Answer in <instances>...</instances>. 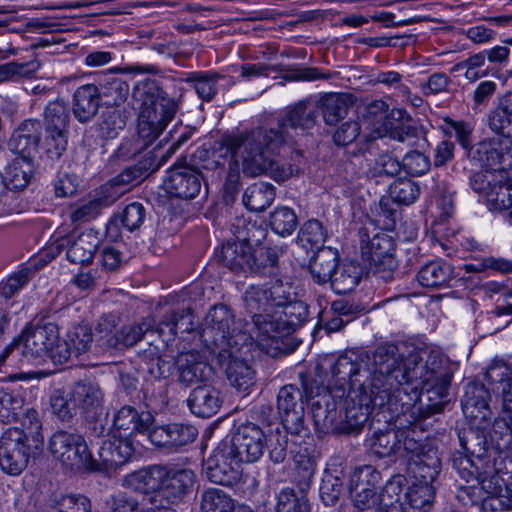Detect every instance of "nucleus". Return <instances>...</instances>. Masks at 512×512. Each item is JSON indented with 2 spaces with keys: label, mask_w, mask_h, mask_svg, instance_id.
Returning a JSON list of instances; mask_svg holds the SVG:
<instances>
[{
  "label": "nucleus",
  "mask_w": 512,
  "mask_h": 512,
  "mask_svg": "<svg viewBox=\"0 0 512 512\" xmlns=\"http://www.w3.org/2000/svg\"><path fill=\"white\" fill-rule=\"evenodd\" d=\"M42 124L37 119L23 121L14 130L8 142L10 150L18 155L17 158L34 161L38 152Z\"/></svg>",
  "instance_id": "nucleus-24"
},
{
  "label": "nucleus",
  "mask_w": 512,
  "mask_h": 512,
  "mask_svg": "<svg viewBox=\"0 0 512 512\" xmlns=\"http://www.w3.org/2000/svg\"><path fill=\"white\" fill-rule=\"evenodd\" d=\"M166 476V468L153 465L129 474L126 482L130 488L142 494L143 502L154 505L160 499V490Z\"/></svg>",
  "instance_id": "nucleus-23"
},
{
  "label": "nucleus",
  "mask_w": 512,
  "mask_h": 512,
  "mask_svg": "<svg viewBox=\"0 0 512 512\" xmlns=\"http://www.w3.org/2000/svg\"><path fill=\"white\" fill-rule=\"evenodd\" d=\"M314 472L313 463L308 461L303 468L300 494L290 488L282 489L277 497L276 512H310V504L303 490L310 486Z\"/></svg>",
  "instance_id": "nucleus-31"
},
{
  "label": "nucleus",
  "mask_w": 512,
  "mask_h": 512,
  "mask_svg": "<svg viewBox=\"0 0 512 512\" xmlns=\"http://www.w3.org/2000/svg\"><path fill=\"white\" fill-rule=\"evenodd\" d=\"M440 468L441 460L438 451L431 447L407 462V474L411 482L416 483L432 485L440 472Z\"/></svg>",
  "instance_id": "nucleus-29"
},
{
  "label": "nucleus",
  "mask_w": 512,
  "mask_h": 512,
  "mask_svg": "<svg viewBox=\"0 0 512 512\" xmlns=\"http://www.w3.org/2000/svg\"><path fill=\"white\" fill-rule=\"evenodd\" d=\"M223 443L242 463H254L262 457L267 439L259 425L247 422L238 426L231 439H225Z\"/></svg>",
  "instance_id": "nucleus-16"
},
{
  "label": "nucleus",
  "mask_w": 512,
  "mask_h": 512,
  "mask_svg": "<svg viewBox=\"0 0 512 512\" xmlns=\"http://www.w3.org/2000/svg\"><path fill=\"white\" fill-rule=\"evenodd\" d=\"M332 372V369L330 370ZM328 392L312 403L311 415L319 435L359 433L373 412L365 401L351 397V385L344 395L332 385V374L327 382Z\"/></svg>",
  "instance_id": "nucleus-3"
},
{
  "label": "nucleus",
  "mask_w": 512,
  "mask_h": 512,
  "mask_svg": "<svg viewBox=\"0 0 512 512\" xmlns=\"http://www.w3.org/2000/svg\"><path fill=\"white\" fill-rule=\"evenodd\" d=\"M318 118L317 105L314 101L305 99L291 106L284 119L279 121L274 128L283 126L285 134L289 137V143L292 142V135L289 129L308 130L315 126Z\"/></svg>",
  "instance_id": "nucleus-30"
},
{
  "label": "nucleus",
  "mask_w": 512,
  "mask_h": 512,
  "mask_svg": "<svg viewBox=\"0 0 512 512\" xmlns=\"http://www.w3.org/2000/svg\"><path fill=\"white\" fill-rule=\"evenodd\" d=\"M420 186L408 178L394 180L389 185V195L391 199L401 205H411L420 195Z\"/></svg>",
  "instance_id": "nucleus-52"
},
{
  "label": "nucleus",
  "mask_w": 512,
  "mask_h": 512,
  "mask_svg": "<svg viewBox=\"0 0 512 512\" xmlns=\"http://www.w3.org/2000/svg\"><path fill=\"white\" fill-rule=\"evenodd\" d=\"M343 491V471L328 468L320 485V497L325 505H334Z\"/></svg>",
  "instance_id": "nucleus-51"
},
{
  "label": "nucleus",
  "mask_w": 512,
  "mask_h": 512,
  "mask_svg": "<svg viewBox=\"0 0 512 512\" xmlns=\"http://www.w3.org/2000/svg\"><path fill=\"white\" fill-rule=\"evenodd\" d=\"M66 339L71 346L74 357L87 353L93 344V333L88 325H77L67 333Z\"/></svg>",
  "instance_id": "nucleus-64"
},
{
  "label": "nucleus",
  "mask_w": 512,
  "mask_h": 512,
  "mask_svg": "<svg viewBox=\"0 0 512 512\" xmlns=\"http://www.w3.org/2000/svg\"><path fill=\"white\" fill-rule=\"evenodd\" d=\"M487 125L496 135L512 140V92L497 99V103L487 114Z\"/></svg>",
  "instance_id": "nucleus-37"
},
{
  "label": "nucleus",
  "mask_w": 512,
  "mask_h": 512,
  "mask_svg": "<svg viewBox=\"0 0 512 512\" xmlns=\"http://www.w3.org/2000/svg\"><path fill=\"white\" fill-rule=\"evenodd\" d=\"M327 238V231L323 224L317 219L306 221L298 233V241L304 246L324 247L323 244Z\"/></svg>",
  "instance_id": "nucleus-61"
},
{
  "label": "nucleus",
  "mask_w": 512,
  "mask_h": 512,
  "mask_svg": "<svg viewBox=\"0 0 512 512\" xmlns=\"http://www.w3.org/2000/svg\"><path fill=\"white\" fill-rule=\"evenodd\" d=\"M242 349L231 348L215 355L230 384L238 391L248 393L256 383V371L249 361L238 355Z\"/></svg>",
  "instance_id": "nucleus-21"
},
{
  "label": "nucleus",
  "mask_w": 512,
  "mask_h": 512,
  "mask_svg": "<svg viewBox=\"0 0 512 512\" xmlns=\"http://www.w3.org/2000/svg\"><path fill=\"white\" fill-rule=\"evenodd\" d=\"M213 376V368L198 352L189 351L176 357V380L188 388L207 383Z\"/></svg>",
  "instance_id": "nucleus-22"
},
{
  "label": "nucleus",
  "mask_w": 512,
  "mask_h": 512,
  "mask_svg": "<svg viewBox=\"0 0 512 512\" xmlns=\"http://www.w3.org/2000/svg\"><path fill=\"white\" fill-rule=\"evenodd\" d=\"M395 240L385 232H378L372 238L361 231V255L369 265L370 273L384 283L394 280L398 266L395 258Z\"/></svg>",
  "instance_id": "nucleus-10"
},
{
  "label": "nucleus",
  "mask_w": 512,
  "mask_h": 512,
  "mask_svg": "<svg viewBox=\"0 0 512 512\" xmlns=\"http://www.w3.org/2000/svg\"><path fill=\"white\" fill-rule=\"evenodd\" d=\"M45 129H67L70 119L69 109L63 99L50 101L44 109Z\"/></svg>",
  "instance_id": "nucleus-53"
},
{
  "label": "nucleus",
  "mask_w": 512,
  "mask_h": 512,
  "mask_svg": "<svg viewBox=\"0 0 512 512\" xmlns=\"http://www.w3.org/2000/svg\"><path fill=\"white\" fill-rule=\"evenodd\" d=\"M499 178L494 182L493 188L488 193L487 203L494 210H512V185L504 181V176L499 173Z\"/></svg>",
  "instance_id": "nucleus-58"
},
{
  "label": "nucleus",
  "mask_w": 512,
  "mask_h": 512,
  "mask_svg": "<svg viewBox=\"0 0 512 512\" xmlns=\"http://www.w3.org/2000/svg\"><path fill=\"white\" fill-rule=\"evenodd\" d=\"M223 76L217 73H193L187 82L192 83L197 95L204 101H211L218 92L217 83Z\"/></svg>",
  "instance_id": "nucleus-56"
},
{
  "label": "nucleus",
  "mask_w": 512,
  "mask_h": 512,
  "mask_svg": "<svg viewBox=\"0 0 512 512\" xmlns=\"http://www.w3.org/2000/svg\"><path fill=\"white\" fill-rule=\"evenodd\" d=\"M28 405L19 394L0 392V420L17 422Z\"/></svg>",
  "instance_id": "nucleus-59"
},
{
  "label": "nucleus",
  "mask_w": 512,
  "mask_h": 512,
  "mask_svg": "<svg viewBox=\"0 0 512 512\" xmlns=\"http://www.w3.org/2000/svg\"><path fill=\"white\" fill-rule=\"evenodd\" d=\"M468 157L481 168L502 172L512 168V140L509 138H486L468 151Z\"/></svg>",
  "instance_id": "nucleus-15"
},
{
  "label": "nucleus",
  "mask_w": 512,
  "mask_h": 512,
  "mask_svg": "<svg viewBox=\"0 0 512 512\" xmlns=\"http://www.w3.org/2000/svg\"><path fill=\"white\" fill-rule=\"evenodd\" d=\"M153 327V319L145 318L140 323L122 327L107 340L111 348H128L137 344Z\"/></svg>",
  "instance_id": "nucleus-44"
},
{
  "label": "nucleus",
  "mask_w": 512,
  "mask_h": 512,
  "mask_svg": "<svg viewBox=\"0 0 512 512\" xmlns=\"http://www.w3.org/2000/svg\"><path fill=\"white\" fill-rule=\"evenodd\" d=\"M100 103L98 86L82 85L73 94V115L80 123H88L97 115Z\"/></svg>",
  "instance_id": "nucleus-35"
},
{
  "label": "nucleus",
  "mask_w": 512,
  "mask_h": 512,
  "mask_svg": "<svg viewBox=\"0 0 512 512\" xmlns=\"http://www.w3.org/2000/svg\"><path fill=\"white\" fill-rule=\"evenodd\" d=\"M197 435L196 427L190 424L170 423L153 428L149 438L156 446L178 448L192 443Z\"/></svg>",
  "instance_id": "nucleus-26"
},
{
  "label": "nucleus",
  "mask_w": 512,
  "mask_h": 512,
  "mask_svg": "<svg viewBox=\"0 0 512 512\" xmlns=\"http://www.w3.org/2000/svg\"><path fill=\"white\" fill-rule=\"evenodd\" d=\"M196 475L191 469L167 470L160 499L167 505L181 502L188 495L195 483Z\"/></svg>",
  "instance_id": "nucleus-27"
},
{
  "label": "nucleus",
  "mask_w": 512,
  "mask_h": 512,
  "mask_svg": "<svg viewBox=\"0 0 512 512\" xmlns=\"http://www.w3.org/2000/svg\"><path fill=\"white\" fill-rule=\"evenodd\" d=\"M485 466L468 456L459 455L453 458L454 470L467 483L473 482V484H477L481 475L485 474L483 472Z\"/></svg>",
  "instance_id": "nucleus-63"
},
{
  "label": "nucleus",
  "mask_w": 512,
  "mask_h": 512,
  "mask_svg": "<svg viewBox=\"0 0 512 512\" xmlns=\"http://www.w3.org/2000/svg\"><path fill=\"white\" fill-rule=\"evenodd\" d=\"M21 356L27 364H38L49 353L48 347L57 341V325L51 322L29 325L18 336Z\"/></svg>",
  "instance_id": "nucleus-18"
},
{
  "label": "nucleus",
  "mask_w": 512,
  "mask_h": 512,
  "mask_svg": "<svg viewBox=\"0 0 512 512\" xmlns=\"http://www.w3.org/2000/svg\"><path fill=\"white\" fill-rule=\"evenodd\" d=\"M353 103L354 97L348 93L325 94L315 102L317 111H321L325 124L330 126L344 119Z\"/></svg>",
  "instance_id": "nucleus-36"
},
{
  "label": "nucleus",
  "mask_w": 512,
  "mask_h": 512,
  "mask_svg": "<svg viewBox=\"0 0 512 512\" xmlns=\"http://www.w3.org/2000/svg\"><path fill=\"white\" fill-rule=\"evenodd\" d=\"M452 371L434 351L414 350L404 359L397 345L382 344L366 360L341 355L332 365V385L341 394L351 385V397L371 410L408 407L426 398L427 414L442 412L448 402Z\"/></svg>",
  "instance_id": "nucleus-1"
},
{
  "label": "nucleus",
  "mask_w": 512,
  "mask_h": 512,
  "mask_svg": "<svg viewBox=\"0 0 512 512\" xmlns=\"http://www.w3.org/2000/svg\"><path fill=\"white\" fill-rule=\"evenodd\" d=\"M45 507L47 512H92L91 500L83 494L52 493Z\"/></svg>",
  "instance_id": "nucleus-42"
},
{
  "label": "nucleus",
  "mask_w": 512,
  "mask_h": 512,
  "mask_svg": "<svg viewBox=\"0 0 512 512\" xmlns=\"http://www.w3.org/2000/svg\"><path fill=\"white\" fill-rule=\"evenodd\" d=\"M453 269L445 261H431L420 268L417 273L419 284L427 288H436L445 285L452 276Z\"/></svg>",
  "instance_id": "nucleus-47"
},
{
  "label": "nucleus",
  "mask_w": 512,
  "mask_h": 512,
  "mask_svg": "<svg viewBox=\"0 0 512 512\" xmlns=\"http://www.w3.org/2000/svg\"><path fill=\"white\" fill-rule=\"evenodd\" d=\"M241 463L232 450L221 441L205 461V475L212 483L233 486L241 480Z\"/></svg>",
  "instance_id": "nucleus-19"
},
{
  "label": "nucleus",
  "mask_w": 512,
  "mask_h": 512,
  "mask_svg": "<svg viewBox=\"0 0 512 512\" xmlns=\"http://www.w3.org/2000/svg\"><path fill=\"white\" fill-rule=\"evenodd\" d=\"M146 218L145 207L138 202L128 204L123 212L114 216L107 224L108 236L114 238L118 235V227L121 224L127 231L133 232L138 230L144 223Z\"/></svg>",
  "instance_id": "nucleus-41"
},
{
  "label": "nucleus",
  "mask_w": 512,
  "mask_h": 512,
  "mask_svg": "<svg viewBox=\"0 0 512 512\" xmlns=\"http://www.w3.org/2000/svg\"><path fill=\"white\" fill-rule=\"evenodd\" d=\"M278 257L271 249L253 250L251 248L248 271L259 275H274Z\"/></svg>",
  "instance_id": "nucleus-54"
},
{
  "label": "nucleus",
  "mask_w": 512,
  "mask_h": 512,
  "mask_svg": "<svg viewBox=\"0 0 512 512\" xmlns=\"http://www.w3.org/2000/svg\"><path fill=\"white\" fill-rule=\"evenodd\" d=\"M255 337L253 322L236 321L233 310L223 303L210 308L200 332L203 345L214 355L231 348H248Z\"/></svg>",
  "instance_id": "nucleus-4"
},
{
  "label": "nucleus",
  "mask_w": 512,
  "mask_h": 512,
  "mask_svg": "<svg viewBox=\"0 0 512 512\" xmlns=\"http://www.w3.org/2000/svg\"><path fill=\"white\" fill-rule=\"evenodd\" d=\"M301 388L295 384L283 386L277 396V408L284 428L292 435H300L304 430L303 400L314 394V381L307 375L300 373Z\"/></svg>",
  "instance_id": "nucleus-11"
},
{
  "label": "nucleus",
  "mask_w": 512,
  "mask_h": 512,
  "mask_svg": "<svg viewBox=\"0 0 512 512\" xmlns=\"http://www.w3.org/2000/svg\"><path fill=\"white\" fill-rule=\"evenodd\" d=\"M68 237L67 260L72 264H91L99 246V239L96 234L89 231L77 236L68 235Z\"/></svg>",
  "instance_id": "nucleus-39"
},
{
  "label": "nucleus",
  "mask_w": 512,
  "mask_h": 512,
  "mask_svg": "<svg viewBox=\"0 0 512 512\" xmlns=\"http://www.w3.org/2000/svg\"><path fill=\"white\" fill-rule=\"evenodd\" d=\"M489 391L480 382H470L466 385L461 404L464 414L470 418L486 419L489 414Z\"/></svg>",
  "instance_id": "nucleus-38"
},
{
  "label": "nucleus",
  "mask_w": 512,
  "mask_h": 512,
  "mask_svg": "<svg viewBox=\"0 0 512 512\" xmlns=\"http://www.w3.org/2000/svg\"><path fill=\"white\" fill-rule=\"evenodd\" d=\"M165 323L168 326L167 340H174L178 333L191 332L195 325L190 308L172 310L167 313V321Z\"/></svg>",
  "instance_id": "nucleus-60"
},
{
  "label": "nucleus",
  "mask_w": 512,
  "mask_h": 512,
  "mask_svg": "<svg viewBox=\"0 0 512 512\" xmlns=\"http://www.w3.org/2000/svg\"><path fill=\"white\" fill-rule=\"evenodd\" d=\"M270 225L281 236L291 235L298 226V217L292 208L280 206L270 214Z\"/></svg>",
  "instance_id": "nucleus-57"
},
{
  "label": "nucleus",
  "mask_w": 512,
  "mask_h": 512,
  "mask_svg": "<svg viewBox=\"0 0 512 512\" xmlns=\"http://www.w3.org/2000/svg\"><path fill=\"white\" fill-rule=\"evenodd\" d=\"M72 401L75 402L81 415L103 411L104 393L100 385L92 380H79L72 386Z\"/></svg>",
  "instance_id": "nucleus-32"
},
{
  "label": "nucleus",
  "mask_w": 512,
  "mask_h": 512,
  "mask_svg": "<svg viewBox=\"0 0 512 512\" xmlns=\"http://www.w3.org/2000/svg\"><path fill=\"white\" fill-rule=\"evenodd\" d=\"M362 276V267L356 261L340 262L328 282L331 289L337 294L352 292L359 284Z\"/></svg>",
  "instance_id": "nucleus-40"
},
{
  "label": "nucleus",
  "mask_w": 512,
  "mask_h": 512,
  "mask_svg": "<svg viewBox=\"0 0 512 512\" xmlns=\"http://www.w3.org/2000/svg\"><path fill=\"white\" fill-rule=\"evenodd\" d=\"M380 479V473L370 465H364L354 469L350 476L349 492L364 493L368 489L376 491V485Z\"/></svg>",
  "instance_id": "nucleus-55"
},
{
  "label": "nucleus",
  "mask_w": 512,
  "mask_h": 512,
  "mask_svg": "<svg viewBox=\"0 0 512 512\" xmlns=\"http://www.w3.org/2000/svg\"><path fill=\"white\" fill-rule=\"evenodd\" d=\"M50 405L54 415L63 422H69L76 415L77 406L72 401L71 392L55 390L50 396Z\"/></svg>",
  "instance_id": "nucleus-62"
},
{
  "label": "nucleus",
  "mask_w": 512,
  "mask_h": 512,
  "mask_svg": "<svg viewBox=\"0 0 512 512\" xmlns=\"http://www.w3.org/2000/svg\"><path fill=\"white\" fill-rule=\"evenodd\" d=\"M234 499L218 488L206 489L201 495L202 512H236Z\"/></svg>",
  "instance_id": "nucleus-50"
},
{
  "label": "nucleus",
  "mask_w": 512,
  "mask_h": 512,
  "mask_svg": "<svg viewBox=\"0 0 512 512\" xmlns=\"http://www.w3.org/2000/svg\"><path fill=\"white\" fill-rule=\"evenodd\" d=\"M49 450L54 458L71 470L95 468L85 439L76 432L56 431L49 440Z\"/></svg>",
  "instance_id": "nucleus-13"
},
{
  "label": "nucleus",
  "mask_w": 512,
  "mask_h": 512,
  "mask_svg": "<svg viewBox=\"0 0 512 512\" xmlns=\"http://www.w3.org/2000/svg\"><path fill=\"white\" fill-rule=\"evenodd\" d=\"M222 402L220 391L207 383L195 387L187 399L190 411L202 418L215 415L220 409Z\"/></svg>",
  "instance_id": "nucleus-33"
},
{
  "label": "nucleus",
  "mask_w": 512,
  "mask_h": 512,
  "mask_svg": "<svg viewBox=\"0 0 512 512\" xmlns=\"http://www.w3.org/2000/svg\"><path fill=\"white\" fill-rule=\"evenodd\" d=\"M33 161L15 158L6 168L5 184L7 190H24L31 181L33 175Z\"/></svg>",
  "instance_id": "nucleus-48"
},
{
  "label": "nucleus",
  "mask_w": 512,
  "mask_h": 512,
  "mask_svg": "<svg viewBox=\"0 0 512 512\" xmlns=\"http://www.w3.org/2000/svg\"><path fill=\"white\" fill-rule=\"evenodd\" d=\"M205 171H211L217 178L224 172V163L206 149L194 155V164H175L166 181L169 192L181 199H194L199 195L205 182Z\"/></svg>",
  "instance_id": "nucleus-6"
},
{
  "label": "nucleus",
  "mask_w": 512,
  "mask_h": 512,
  "mask_svg": "<svg viewBox=\"0 0 512 512\" xmlns=\"http://www.w3.org/2000/svg\"><path fill=\"white\" fill-rule=\"evenodd\" d=\"M40 440L30 441L24 430L17 427L7 428L0 436V468L11 476L20 475L34 459L42 452Z\"/></svg>",
  "instance_id": "nucleus-9"
},
{
  "label": "nucleus",
  "mask_w": 512,
  "mask_h": 512,
  "mask_svg": "<svg viewBox=\"0 0 512 512\" xmlns=\"http://www.w3.org/2000/svg\"><path fill=\"white\" fill-rule=\"evenodd\" d=\"M289 137L283 126L257 128L245 134L228 135L223 145L232 153H239L243 172L251 177L268 174L276 182L304 173L306 162L300 150L292 152L290 162L275 161L272 156L288 145Z\"/></svg>",
  "instance_id": "nucleus-2"
},
{
  "label": "nucleus",
  "mask_w": 512,
  "mask_h": 512,
  "mask_svg": "<svg viewBox=\"0 0 512 512\" xmlns=\"http://www.w3.org/2000/svg\"><path fill=\"white\" fill-rule=\"evenodd\" d=\"M134 451L133 442L118 438L105 440L98 452L99 459L93 458L95 468L87 471H101L109 474L127 463Z\"/></svg>",
  "instance_id": "nucleus-25"
},
{
  "label": "nucleus",
  "mask_w": 512,
  "mask_h": 512,
  "mask_svg": "<svg viewBox=\"0 0 512 512\" xmlns=\"http://www.w3.org/2000/svg\"><path fill=\"white\" fill-rule=\"evenodd\" d=\"M389 413L385 428L375 430L366 440L370 453L378 458L396 457L399 449V429L395 427L396 413Z\"/></svg>",
  "instance_id": "nucleus-28"
},
{
  "label": "nucleus",
  "mask_w": 512,
  "mask_h": 512,
  "mask_svg": "<svg viewBox=\"0 0 512 512\" xmlns=\"http://www.w3.org/2000/svg\"><path fill=\"white\" fill-rule=\"evenodd\" d=\"M308 316V305L294 297L280 309L278 315L270 317L268 321L257 317V338L263 337V340H271L278 345L279 339L292 334Z\"/></svg>",
  "instance_id": "nucleus-12"
},
{
  "label": "nucleus",
  "mask_w": 512,
  "mask_h": 512,
  "mask_svg": "<svg viewBox=\"0 0 512 512\" xmlns=\"http://www.w3.org/2000/svg\"><path fill=\"white\" fill-rule=\"evenodd\" d=\"M153 422L149 412L140 413L133 406L125 405L115 412L109 433L112 438L133 442L132 438L137 434L149 435Z\"/></svg>",
  "instance_id": "nucleus-20"
},
{
  "label": "nucleus",
  "mask_w": 512,
  "mask_h": 512,
  "mask_svg": "<svg viewBox=\"0 0 512 512\" xmlns=\"http://www.w3.org/2000/svg\"><path fill=\"white\" fill-rule=\"evenodd\" d=\"M99 98L107 106H119L129 95V85L121 77L115 76L114 71L100 80L98 86Z\"/></svg>",
  "instance_id": "nucleus-43"
},
{
  "label": "nucleus",
  "mask_w": 512,
  "mask_h": 512,
  "mask_svg": "<svg viewBox=\"0 0 512 512\" xmlns=\"http://www.w3.org/2000/svg\"><path fill=\"white\" fill-rule=\"evenodd\" d=\"M275 187L266 182H257L246 188L242 202L253 212L266 210L275 199Z\"/></svg>",
  "instance_id": "nucleus-45"
},
{
  "label": "nucleus",
  "mask_w": 512,
  "mask_h": 512,
  "mask_svg": "<svg viewBox=\"0 0 512 512\" xmlns=\"http://www.w3.org/2000/svg\"><path fill=\"white\" fill-rule=\"evenodd\" d=\"M294 297H296V293L293 286L288 282L277 280L268 288L249 286L242 299L244 309L251 317L256 330L258 316L268 321L270 317L278 315L280 309Z\"/></svg>",
  "instance_id": "nucleus-7"
},
{
  "label": "nucleus",
  "mask_w": 512,
  "mask_h": 512,
  "mask_svg": "<svg viewBox=\"0 0 512 512\" xmlns=\"http://www.w3.org/2000/svg\"><path fill=\"white\" fill-rule=\"evenodd\" d=\"M339 263V253L336 249L320 247L310 258L308 271L316 284L325 285L331 280Z\"/></svg>",
  "instance_id": "nucleus-34"
},
{
  "label": "nucleus",
  "mask_w": 512,
  "mask_h": 512,
  "mask_svg": "<svg viewBox=\"0 0 512 512\" xmlns=\"http://www.w3.org/2000/svg\"><path fill=\"white\" fill-rule=\"evenodd\" d=\"M402 495L411 512H428L434 502L435 489L429 484L411 482L407 489L403 487Z\"/></svg>",
  "instance_id": "nucleus-49"
},
{
  "label": "nucleus",
  "mask_w": 512,
  "mask_h": 512,
  "mask_svg": "<svg viewBox=\"0 0 512 512\" xmlns=\"http://www.w3.org/2000/svg\"><path fill=\"white\" fill-rule=\"evenodd\" d=\"M402 492L403 484L400 477L389 480L379 497L380 512H411Z\"/></svg>",
  "instance_id": "nucleus-46"
},
{
  "label": "nucleus",
  "mask_w": 512,
  "mask_h": 512,
  "mask_svg": "<svg viewBox=\"0 0 512 512\" xmlns=\"http://www.w3.org/2000/svg\"><path fill=\"white\" fill-rule=\"evenodd\" d=\"M501 456L494 460L493 471L483 470L477 484L459 485L456 497L464 505H478L482 495H500L505 493V486L512 479V459L503 468Z\"/></svg>",
  "instance_id": "nucleus-14"
},
{
  "label": "nucleus",
  "mask_w": 512,
  "mask_h": 512,
  "mask_svg": "<svg viewBox=\"0 0 512 512\" xmlns=\"http://www.w3.org/2000/svg\"><path fill=\"white\" fill-rule=\"evenodd\" d=\"M408 407L399 406L398 410L385 409L388 412L396 413L395 427L399 429V449H397L396 458H404L407 461L412 457H417L422 452H426L429 447L422 444L421 439L417 438V429L419 421L426 419L438 412L427 414L426 398H418Z\"/></svg>",
  "instance_id": "nucleus-8"
},
{
  "label": "nucleus",
  "mask_w": 512,
  "mask_h": 512,
  "mask_svg": "<svg viewBox=\"0 0 512 512\" xmlns=\"http://www.w3.org/2000/svg\"><path fill=\"white\" fill-rule=\"evenodd\" d=\"M133 98L140 102L138 129L141 137L156 140L179 110V103L155 80L138 82Z\"/></svg>",
  "instance_id": "nucleus-5"
},
{
  "label": "nucleus",
  "mask_w": 512,
  "mask_h": 512,
  "mask_svg": "<svg viewBox=\"0 0 512 512\" xmlns=\"http://www.w3.org/2000/svg\"><path fill=\"white\" fill-rule=\"evenodd\" d=\"M237 241H227L222 245L219 258L224 266L236 273L247 272L251 252L250 232L256 228L255 223H247L238 219L233 224Z\"/></svg>",
  "instance_id": "nucleus-17"
}]
</instances>
